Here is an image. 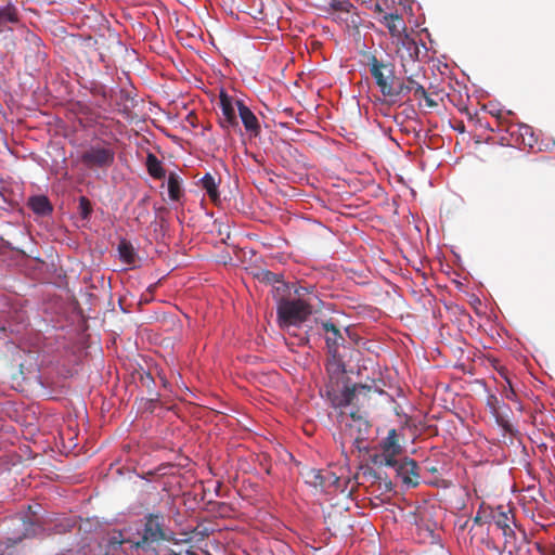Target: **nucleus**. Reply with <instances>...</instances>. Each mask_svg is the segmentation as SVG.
<instances>
[{
    "label": "nucleus",
    "instance_id": "obj_1",
    "mask_svg": "<svg viewBox=\"0 0 555 555\" xmlns=\"http://www.w3.org/2000/svg\"><path fill=\"white\" fill-rule=\"evenodd\" d=\"M363 57L365 66L369 67L376 87L386 101L398 79L396 76L395 64L377 57V55L372 52H364Z\"/></svg>",
    "mask_w": 555,
    "mask_h": 555
},
{
    "label": "nucleus",
    "instance_id": "obj_2",
    "mask_svg": "<svg viewBox=\"0 0 555 555\" xmlns=\"http://www.w3.org/2000/svg\"><path fill=\"white\" fill-rule=\"evenodd\" d=\"M278 322L281 328L291 330L302 324L312 313L311 306L299 298L281 299L278 304Z\"/></svg>",
    "mask_w": 555,
    "mask_h": 555
},
{
    "label": "nucleus",
    "instance_id": "obj_3",
    "mask_svg": "<svg viewBox=\"0 0 555 555\" xmlns=\"http://www.w3.org/2000/svg\"><path fill=\"white\" fill-rule=\"evenodd\" d=\"M350 421L346 423L344 431V440L350 442L359 452L369 451V438L372 431V425L366 415L359 409L351 411L349 414Z\"/></svg>",
    "mask_w": 555,
    "mask_h": 555
},
{
    "label": "nucleus",
    "instance_id": "obj_4",
    "mask_svg": "<svg viewBox=\"0 0 555 555\" xmlns=\"http://www.w3.org/2000/svg\"><path fill=\"white\" fill-rule=\"evenodd\" d=\"M314 8L325 17H331L336 23L347 26H357L360 17L356 7L349 0H313Z\"/></svg>",
    "mask_w": 555,
    "mask_h": 555
},
{
    "label": "nucleus",
    "instance_id": "obj_5",
    "mask_svg": "<svg viewBox=\"0 0 555 555\" xmlns=\"http://www.w3.org/2000/svg\"><path fill=\"white\" fill-rule=\"evenodd\" d=\"M301 476L306 485L314 488L321 493L332 494L337 491H344L340 486V478L328 469L308 467L301 472Z\"/></svg>",
    "mask_w": 555,
    "mask_h": 555
},
{
    "label": "nucleus",
    "instance_id": "obj_6",
    "mask_svg": "<svg viewBox=\"0 0 555 555\" xmlns=\"http://www.w3.org/2000/svg\"><path fill=\"white\" fill-rule=\"evenodd\" d=\"M164 515L152 513L145 517L144 533L141 540L134 543V547L143 548L146 544L159 541H168L178 544L173 532H166L164 529Z\"/></svg>",
    "mask_w": 555,
    "mask_h": 555
},
{
    "label": "nucleus",
    "instance_id": "obj_7",
    "mask_svg": "<svg viewBox=\"0 0 555 555\" xmlns=\"http://www.w3.org/2000/svg\"><path fill=\"white\" fill-rule=\"evenodd\" d=\"M373 391L372 386L363 384H354L351 387L346 386L340 393H333L328 391L332 404L335 408H345L349 405L364 406L370 400Z\"/></svg>",
    "mask_w": 555,
    "mask_h": 555
},
{
    "label": "nucleus",
    "instance_id": "obj_8",
    "mask_svg": "<svg viewBox=\"0 0 555 555\" xmlns=\"http://www.w3.org/2000/svg\"><path fill=\"white\" fill-rule=\"evenodd\" d=\"M81 163L89 169L109 168L115 160V151L109 143L88 147L80 156Z\"/></svg>",
    "mask_w": 555,
    "mask_h": 555
},
{
    "label": "nucleus",
    "instance_id": "obj_9",
    "mask_svg": "<svg viewBox=\"0 0 555 555\" xmlns=\"http://www.w3.org/2000/svg\"><path fill=\"white\" fill-rule=\"evenodd\" d=\"M231 95H229L224 90L220 91L218 106L221 111V115L219 116V125L227 130L241 132L240 124L235 113L236 102Z\"/></svg>",
    "mask_w": 555,
    "mask_h": 555
},
{
    "label": "nucleus",
    "instance_id": "obj_10",
    "mask_svg": "<svg viewBox=\"0 0 555 555\" xmlns=\"http://www.w3.org/2000/svg\"><path fill=\"white\" fill-rule=\"evenodd\" d=\"M397 53L400 59L402 69H406L408 67L423 68L420 63V44L408 35L400 39Z\"/></svg>",
    "mask_w": 555,
    "mask_h": 555
},
{
    "label": "nucleus",
    "instance_id": "obj_11",
    "mask_svg": "<svg viewBox=\"0 0 555 555\" xmlns=\"http://www.w3.org/2000/svg\"><path fill=\"white\" fill-rule=\"evenodd\" d=\"M380 465H395L396 456L402 452V447L400 444L399 434L397 429L392 428L388 431L386 438H384L380 442Z\"/></svg>",
    "mask_w": 555,
    "mask_h": 555
},
{
    "label": "nucleus",
    "instance_id": "obj_12",
    "mask_svg": "<svg viewBox=\"0 0 555 555\" xmlns=\"http://www.w3.org/2000/svg\"><path fill=\"white\" fill-rule=\"evenodd\" d=\"M387 466L395 469L397 476L404 485L413 488L418 485V465L414 460L404 457L403 460H396L395 465Z\"/></svg>",
    "mask_w": 555,
    "mask_h": 555
},
{
    "label": "nucleus",
    "instance_id": "obj_13",
    "mask_svg": "<svg viewBox=\"0 0 555 555\" xmlns=\"http://www.w3.org/2000/svg\"><path fill=\"white\" fill-rule=\"evenodd\" d=\"M321 328L325 333L328 354L338 353V347L345 341L339 328L331 321H322Z\"/></svg>",
    "mask_w": 555,
    "mask_h": 555
},
{
    "label": "nucleus",
    "instance_id": "obj_14",
    "mask_svg": "<svg viewBox=\"0 0 555 555\" xmlns=\"http://www.w3.org/2000/svg\"><path fill=\"white\" fill-rule=\"evenodd\" d=\"M236 107L245 130L250 137H258L261 132V127L256 115L244 104L243 101H237Z\"/></svg>",
    "mask_w": 555,
    "mask_h": 555
},
{
    "label": "nucleus",
    "instance_id": "obj_15",
    "mask_svg": "<svg viewBox=\"0 0 555 555\" xmlns=\"http://www.w3.org/2000/svg\"><path fill=\"white\" fill-rule=\"evenodd\" d=\"M326 372L330 378V383L332 386V395L334 393V386H337L340 379L345 375V363L343 359L338 356V353L328 354V359L326 362Z\"/></svg>",
    "mask_w": 555,
    "mask_h": 555
},
{
    "label": "nucleus",
    "instance_id": "obj_16",
    "mask_svg": "<svg viewBox=\"0 0 555 555\" xmlns=\"http://www.w3.org/2000/svg\"><path fill=\"white\" fill-rule=\"evenodd\" d=\"M199 182H201V186L203 188V190L206 191L209 199L214 204L220 203V194H219V190H218L220 180L216 179L215 176H212L211 173L207 172L201 179Z\"/></svg>",
    "mask_w": 555,
    "mask_h": 555
},
{
    "label": "nucleus",
    "instance_id": "obj_17",
    "mask_svg": "<svg viewBox=\"0 0 555 555\" xmlns=\"http://www.w3.org/2000/svg\"><path fill=\"white\" fill-rule=\"evenodd\" d=\"M17 22V12L13 4L3 2L0 4V33L10 29V24Z\"/></svg>",
    "mask_w": 555,
    "mask_h": 555
},
{
    "label": "nucleus",
    "instance_id": "obj_18",
    "mask_svg": "<svg viewBox=\"0 0 555 555\" xmlns=\"http://www.w3.org/2000/svg\"><path fill=\"white\" fill-rule=\"evenodd\" d=\"M168 195L173 202H179L184 196L182 179L177 172H169L167 180Z\"/></svg>",
    "mask_w": 555,
    "mask_h": 555
},
{
    "label": "nucleus",
    "instance_id": "obj_19",
    "mask_svg": "<svg viewBox=\"0 0 555 555\" xmlns=\"http://www.w3.org/2000/svg\"><path fill=\"white\" fill-rule=\"evenodd\" d=\"M422 69L423 68H414V67H408L406 69H403V73L405 75V81L408 82L410 88L413 90V94L415 98H418V95L425 94V88L418 81V77L421 75Z\"/></svg>",
    "mask_w": 555,
    "mask_h": 555
},
{
    "label": "nucleus",
    "instance_id": "obj_20",
    "mask_svg": "<svg viewBox=\"0 0 555 555\" xmlns=\"http://www.w3.org/2000/svg\"><path fill=\"white\" fill-rule=\"evenodd\" d=\"M500 531L504 537L503 552H507L509 555H513L514 552L520 548L521 544H526L525 538L522 537L520 540V544L518 545L517 537L512 525L506 527V530L502 529Z\"/></svg>",
    "mask_w": 555,
    "mask_h": 555
},
{
    "label": "nucleus",
    "instance_id": "obj_21",
    "mask_svg": "<svg viewBox=\"0 0 555 555\" xmlns=\"http://www.w3.org/2000/svg\"><path fill=\"white\" fill-rule=\"evenodd\" d=\"M383 23L387 27V29L389 30V33L392 37L400 38L402 35V31L405 30L404 21H403L402 16H400L398 14L391 13V14L385 15Z\"/></svg>",
    "mask_w": 555,
    "mask_h": 555
},
{
    "label": "nucleus",
    "instance_id": "obj_22",
    "mask_svg": "<svg viewBox=\"0 0 555 555\" xmlns=\"http://www.w3.org/2000/svg\"><path fill=\"white\" fill-rule=\"evenodd\" d=\"M145 167L149 175L156 180H162L166 177V170L162 162L153 154L149 153L145 160Z\"/></svg>",
    "mask_w": 555,
    "mask_h": 555
},
{
    "label": "nucleus",
    "instance_id": "obj_23",
    "mask_svg": "<svg viewBox=\"0 0 555 555\" xmlns=\"http://www.w3.org/2000/svg\"><path fill=\"white\" fill-rule=\"evenodd\" d=\"M413 90L410 88L408 82L404 79L398 77L396 83L392 87V91H390L386 103L396 104L398 103L404 95L412 92Z\"/></svg>",
    "mask_w": 555,
    "mask_h": 555
},
{
    "label": "nucleus",
    "instance_id": "obj_24",
    "mask_svg": "<svg viewBox=\"0 0 555 555\" xmlns=\"http://www.w3.org/2000/svg\"><path fill=\"white\" fill-rule=\"evenodd\" d=\"M491 520L492 525L498 530H506V527H508L509 525H515L513 516H509L508 513L503 511H491Z\"/></svg>",
    "mask_w": 555,
    "mask_h": 555
},
{
    "label": "nucleus",
    "instance_id": "obj_25",
    "mask_svg": "<svg viewBox=\"0 0 555 555\" xmlns=\"http://www.w3.org/2000/svg\"><path fill=\"white\" fill-rule=\"evenodd\" d=\"M118 253L120 259L127 264H134L135 251L130 242L122 240L118 244Z\"/></svg>",
    "mask_w": 555,
    "mask_h": 555
},
{
    "label": "nucleus",
    "instance_id": "obj_26",
    "mask_svg": "<svg viewBox=\"0 0 555 555\" xmlns=\"http://www.w3.org/2000/svg\"><path fill=\"white\" fill-rule=\"evenodd\" d=\"M53 206L44 195H37V216H47L51 214Z\"/></svg>",
    "mask_w": 555,
    "mask_h": 555
},
{
    "label": "nucleus",
    "instance_id": "obj_27",
    "mask_svg": "<svg viewBox=\"0 0 555 555\" xmlns=\"http://www.w3.org/2000/svg\"><path fill=\"white\" fill-rule=\"evenodd\" d=\"M519 133L522 139V143L529 147H532L535 143L532 128L528 125L519 126Z\"/></svg>",
    "mask_w": 555,
    "mask_h": 555
},
{
    "label": "nucleus",
    "instance_id": "obj_28",
    "mask_svg": "<svg viewBox=\"0 0 555 555\" xmlns=\"http://www.w3.org/2000/svg\"><path fill=\"white\" fill-rule=\"evenodd\" d=\"M437 95H438V92L435 89L429 88L428 90L425 89V94L418 95L417 99L425 100L426 105L429 108H435L439 105L438 102L435 100V96H437Z\"/></svg>",
    "mask_w": 555,
    "mask_h": 555
},
{
    "label": "nucleus",
    "instance_id": "obj_29",
    "mask_svg": "<svg viewBox=\"0 0 555 555\" xmlns=\"http://www.w3.org/2000/svg\"><path fill=\"white\" fill-rule=\"evenodd\" d=\"M79 209H80V215L83 219L88 218L90 216V214L92 212L91 203L87 197L81 196L79 198Z\"/></svg>",
    "mask_w": 555,
    "mask_h": 555
},
{
    "label": "nucleus",
    "instance_id": "obj_30",
    "mask_svg": "<svg viewBox=\"0 0 555 555\" xmlns=\"http://www.w3.org/2000/svg\"><path fill=\"white\" fill-rule=\"evenodd\" d=\"M505 379H506V385L503 388V395L507 400L516 401L517 395L512 386V383L508 378H505Z\"/></svg>",
    "mask_w": 555,
    "mask_h": 555
},
{
    "label": "nucleus",
    "instance_id": "obj_31",
    "mask_svg": "<svg viewBox=\"0 0 555 555\" xmlns=\"http://www.w3.org/2000/svg\"><path fill=\"white\" fill-rule=\"evenodd\" d=\"M127 541L124 540L121 531H115L108 539L109 545H117L120 546L121 544L126 543Z\"/></svg>",
    "mask_w": 555,
    "mask_h": 555
},
{
    "label": "nucleus",
    "instance_id": "obj_32",
    "mask_svg": "<svg viewBox=\"0 0 555 555\" xmlns=\"http://www.w3.org/2000/svg\"><path fill=\"white\" fill-rule=\"evenodd\" d=\"M167 554H168V555H182L181 553H178V552H176V551H175V550H172V548H168V550H167ZM185 555H197V554H196V553H194V552H192V551H190V550H188V551L185 552Z\"/></svg>",
    "mask_w": 555,
    "mask_h": 555
},
{
    "label": "nucleus",
    "instance_id": "obj_33",
    "mask_svg": "<svg viewBox=\"0 0 555 555\" xmlns=\"http://www.w3.org/2000/svg\"><path fill=\"white\" fill-rule=\"evenodd\" d=\"M27 206H28V208H30L33 211H35V195H30V196L27 198Z\"/></svg>",
    "mask_w": 555,
    "mask_h": 555
},
{
    "label": "nucleus",
    "instance_id": "obj_34",
    "mask_svg": "<svg viewBox=\"0 0 555 555\" xmlns=\"http://www.w3.org/2000/svg\"><path fill=\"white\" fill-rule=\"evenodd\" d=\"M495 117L498 119V130H503V129L508 130L507 128H503V120H502L501 114L498 113L495 115Z\"/></svg>",
    "mask_w": 555,
    "mask_h": 555
},
{
    "label": "nucleus",
    "instance_id": "obj_35",
    "mask_svg": "<svg viewBox=\"0 0 555 555\" xmlns=\"http://www.w3.org/2000/svg\"><path fill=\"white\" fill-rule=\"evenodd\" d=\"M474 522L477 525H481L483 522L480 512H478L477 515L474 517Z\"/></svg>",
    "mask_w": 555,
    "mask_h": 555
},
{
    "label": "nucleus",
    "instance_id": "obj_36",
    "mask_svg": "<svg viewBox=\"0 0 555 555\" xmlns=\"http://www.w3.org/2000/svg\"><path fill=\"white\" fill-rule=\"evenodd\" d=\"M37 396H41L46 399H49L50 398V393L47 389H43V391H41L40 393L37 392Z\"/></svg>",
    "mask_w": 555,
    "mask_h": 555
},
{
    "label": "nucleus",
    "instance_id": "obj_37",
    "mask_svg": "<svg viewBox=\"0 0 555 555\" xmlns=\"http://www.w3.org/2000/svg\"><path fill=\"white\" fill-rule=\"evenodd\" d=\"M385 489L387 491H391L392 490V482L390 480L385 482Z\"/></svg>",
    "mask_w": 555,
    "mask_h": 555
},
{
    "label": "nucleus",
    "instance_id": "obj_38",
    "mask_svg": "<svg viewBox=\"0 0 555 555\" xmlns=\"http://www.w3.org/2000/svg\"><path fill=\"white\" fill-rule=\"evenodd\" d=\"M36 261H37V272L41 269V266L44 264L43 261H41L38 257L36 258Z\"/></svg>",
    "mask_w": 555,
    "mask_h": 555
},
{
    "label": "nucleus",
    "instance_id": "obj_39",
    "mask_svg": "<svg viewBox=\"0 0 555 555\" xmlns=\"http://www.w3.org/2000/svg\"><path fill=\"white\" fill-rule=\"evenodd\" d=\"M264 275L268 280H271V276H274V274L270 271H267Z\"/></svg>",
    "mask_w": 555,
    "mask_h": 555
},
{
    "label": "nucleus",
    "instance_id": "obj_40",
    "mask_svg": "<svg viewBox=\"0 0 555 555\" xmlns=\"http://www.w3.org/2000/svg\"><path fill=\"white\" fill-rule=\"evenodd\" d=\"M177 540L179 541V543H178V544H180V543H188V542L190 541V539H185V538H182V539H180V540H179V539H177Z\"/></svg>",
    "mask_w": 555,
    "mask_h": 555
},
{
    "label": "nucleus",
    "instance_id": "obj_41",
    "mask_svg": "<svg viewBox=\"0 0 555 555\" xmlns=\"http://www.w3.org/2000/svg\"><path fill=\"white\" fill-rule=\"evenodd\" d=\"M146 378H147L150 382L154 383V379H153V377H152V375H151L150 373H149V374H146Z\"/></svg>",
    "mask_w": 555,
    "mask_h": 555
},
{
    "label": "nucleus",
    "instance_id": "obj_42",
    "mask_svg": "<svg viewBox=\"0 0 555 555\" xmlns=\"http://www.w3.org/2000/svg\"><path fill=\"white\" fill-rule=\"evenodd\" d=\"M491 409H492L493 414H496V413H498V412H496V409H495V406H494V405H492V406H491Z\"/></svg>",
    "mask_w": 555,
    "mask_h": 555
},
{
    "label": "nucleus",
    "instance_id": "obj_43",
    "mask_svg": "<svg viewBox=\"0 0 555 555\" xmlns=\"http://www.w3.org/2000/svg\"><path fill=\"white\" fill-rule=\"evenodd\" d=\"M57 422V418H52L51 423L55 424Z\"/></svg>",
    "mask_w": 555,
    "mask_h": 555
},
{
    "label": "nucleus",
    "instance_id": "obj_44",
    "mask_svg": "<svg viewBox=\"0 0 555 555\" xmlns=\"http://www.w3.org/2000/svg\"><path fill=\"white\" fill-rule=\"evenodd\" d=\"M459 130H460L461 132H463V131H464V126L459 127Z\"/></svg>",
    "mask_w": 555,
    "mask_h": 555
},
{
    "label": "nucleus",
    "instance_id": "obj_45",
    "mask_svg": "<svg viewBox=\"0 0 555 555\" xmlns=\"http://www.w3.org/2000/svg\"><path fill=\"white\" fill-rule=\"evenodd\" d=\"M103 555H108V553H104Z\"/></svg>",
    "mask_w": 555,
    "mask_h": 555
}]
</instances>
